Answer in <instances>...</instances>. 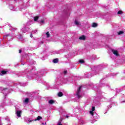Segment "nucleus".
<instances>
[{
	"label": "nucleus",
	"mask_w": 125,
	"mask_h": 125,
	"mask_svg": "<svg viewBox=\"0 0 125 125\" xmlns=\"http://www.w3.org/2000/svg\"><path fill=\"white\" fill-rule=\"evenodd\" d=\"M82 86H80L78 89L77 90V92L76 93V95L77 96H78V99H80V98H82V97H83V96L82 95H80V93H81V89H82Z\"/></svg>",
	"instance_id": "1"
},
{
	"label": "nucleus",
	"mask_w": 125,
	"mask_h": 125,
	"mask_svg": "<svg viewBox=\"0 0 125 125\" xmlns=\"http://www.w3.org/2000/svg\"><path fill=\"white\" fill-rule=\"evenodd\" d=\"M112 51L113 54H114V55H116V56H119V55L118 50H112Z\"/></svg>",
	"instance_id": "2"
},
{
	"label": "nucleus",
	"mask_w": 125,
	"mask_h": 125,
	"mask_svg": "<svg viewBox=\"0 0 125 125\" xmlns=\"http://www.w3.org/2000/svg\"><path fill=\"white\" fill-rule=\"evenodd\" d=\"M79 40H80V41H85V36H81L80 37H79Z\"/></svg>",
	"instance_id": "3"
},
{
	"label": "nucleus",
	"mask_w": 125,
	"mask_h": 125,
	"mask_svg": "<svg viewBox=\"0 0 125 125\" xmlns=\"http://www.w3.org/2000/svg\"><path fill=\"white\" fill-rule=\"evenodd\" d=\"M21 111H17V115L18 117H21Z\"/></svg>",
	"instance_id": "4"
},
{
	"label": "nucleus",
	"mask_w": 125,
	"mask_h": 125,
	"mask_svg": "<svg viewBox=\"0 0 125 125\" xmlns=\"http://www.w3.org/2000/svg\"><path fill=\"white\" fill-rule=\"evenodd\" d=\"M30 99L29 98H26L24 101V103H26V104H29Z\"/></svg>",
	"instance_id": "5"
},
{
	"label": "nucleus",
	"mask_w": 125,
	"mask_h": 125,
	"mask_svg": "<svg viewBox=\"0 0 125 125\" xmlns=\"http://www.w3.org/2000/svg\"><path fill=\"white\" fill-rule=\"evenodd\" d=\"M58 96L59 97H62V96H63V93H62V92H59L58 93Z\"/></svg>",
	"instance_id": "6"
},
{
	"label": "nucleus",
	"mask_w": 125,
	"mask_h": 125,
	"mask_svg": "<svg viewBox=\"0 0 125 125\" xmlns=\"http://www.w3.org/2000/svg\"><path fill=\"white\" fill-rule=\"evenodd\" d=\"M42 116H39L37 117V118L35 120V121H40V120H42Z\"/></svg>",
	"instance_id": "7"
},
{
	"label": "nucleus",
	"mask_w": 125,
	"mask_h": 125,
	"mask_svg": "<svg viewBox=\"0 0 125 125\" xmlns=\"http://www.w3.org/2000/svg\"><path fill=\"white\" fill-rule=\"evenodd\" d=\"M58 61H59L58 59H54L53 60V63H58Z\"/></svg>",
	"instance_id": "8"
},
{
	"label": "nucleus",
	"mask_w": 125,
	"mask_h": 125,
	"mask_svg": "<svg viewBox=\"0 0 125 125\" xmlns=\"http://www.w3.org/2000/svg\"><path fill=\"white\" fill-rule=\"evenodd\" d=\"M92 27H93V28H95L97 27V23H96V22L93 23Z\"/></svg>",
	"instance_id": "9"
},
{
	"label": "nucleus",
	"mask_w": 125,
	"mask_h": 125,
	"mask_svg": "<svg viewBox=\"0 0 125 125\" xmlns=\"http://www.w3.org/2000/svg\"><path fill=\"white\" fill-rule=\"evenodd\" d=\"M7 73V71L5 70H2L1 71V73L2 75H5Z\"/></svg>",
	"instance_id": "10"
},
{
	"label": "nucleus",
	"mask_w": 125,
	"mask_h": 125,
	"mask_svg": "<svg viewBox=\"0 0 125 125\" xmlns=\"http://www.w3.org/2000/svg\"><path fill=\"white\" fill-rule=\"evenodd\" d=\"M49 104H54V101H53V100H50L48 102Z\"/></svg>",
	"instance_id": "11"
},
{
	"label": "nucleus",
	"mask_w": 125,
	"mask_h": 125,
	"mask_svg": "<svg viewBox=\"0 0 125 125\" xmlns=\"http://www.w3.org/2000/svg\"><path fill=\"white\" fill-rule=\"evenodd\" d=\"M39 18H40V17H39V16H36V17H35L34 18V21H38Z\"/></svg>",
	"instance_id": "12"
},
{
	"label": "nucleus",
	"mask_w": 125,
	"mask_h": 125,
	"mask_svg": "<svg viewBox=\"0 0 125 125\" xmlns=\"http://www.w3.org/2000/svg\"><path fill=\"white\" fill-rule=\"evenodd\" d=\"M125 32L123 31H120L118 32V35H123V34H124Z\"/></svg>",
	"instance_id": "13"
},
{
	"label": "nucleus",
	"mask_w": 125,
	"mask_h": 125,
	"mask_svg": "<svg viewBox=\"0 0 125 125\" xmlns=\"http://www.w3.org/2000/svg\"><path fill=\"white\" fill-rule=\"evenodd\" d=\"M46 35L47 36V38H49L50 37V35H49V32H47L46 33Z\"/></svg>",
	"instance_id": "14"
},
{
	"label": "nucleus",
	"mask_w": 125,
	"mask_h": 125,
	"mask_svg": "<svg viewBox=\"0 0 125 125\" xmlns=\"http://www.w3.org/2000/svg\"><path fill=\"white\" fill-rule=\"evenodd\" d=\"M123 11L122 10H120V11H119L117 13V14H120V15H122L123 14Z\"/></svg>",
	"instance_id": "15"
},
{
	"label": "nucleus",
	"mask_w": 125,
	"mask_h": 125,
	"mask_svg": "<svg viewBox=\"0 0 125 125\" xmlns=\"http://www.w3.org/2000/svg\"><path fill=\"white\" fill-rule=\"evenodd\" d=\"M75 25H80V22L79 21H75Z\"/></svg>",
	"instance_id": "16"
},
{
	"label": "nucleus",
	"mask_w": 125,
	"mask_h": 125,
	"mask_svg": "<svg viewBox=\"0 0 125 125\" xmlns=\"http://www.w3.org/2000/svg\"><path fill=\"white\" fill-rule=\"evenodd\" d=\"M89 113L92 116H93L94 115V113H93V111L92 110H90L89 111Z\"/></svg>",
	"instance_id": "17"
},
{
	"label": "nucleus",
	"mask_w": 125,
	"mask_h": 125,
	"mask_svg": "<svg viewBox=\"0 0 125 125\" xmlns=\"http://www.w3.org/2000/svg\"><path fill=\"white\" fill-rule=\"evenodd\" d=\"M80 63H84V61H83V60H80L79 61Z\"/></svg>",
	"instance_id": "18"
},
{
	"label": "nucleus",
	"mask_w": 125,
	"mask_h": 125,
	"mask_svg": "<svg viewBox=\"0 0 125 125\" xmlns=\"http://www.w3.org/2000/svg\"><path fill=\"white\" fill-rule=\"evenodd\" d=\"M91 111H92L93 112L95 111V107L92 106V110Z\"/></svg>",
	"instance_id": "19"
},
{
	"label": "nucleus",
	"mask_w": 125,
	"mask_h": 125,
	"mask_svg": "<svg viewBox=\"0 0 125 125\" xmlns=\"http://www.w3.org/2000/svg\"><path fill=\"white\" fill-rule=\"evenodd\" d=\"M63 125L62 124H61V121H59L58 123V125Z\"/></svg>",
	"instance_id": "20"
},
{
	"label": "nucleus",
	"mask_w": 125,
	"mask_h": 125,
	"mask_svg": "<svg viewBox=\"0 0 125 125\" xmlns=\"http://www.w3.org/2000/svg\"><path fill=\"white\" fill-rule=\"evenodd\" d=\"M41 23H44V20H42L41 21Z\"/></svg>",
	"instance_id": "21"
},
{
	"label": "nucleus",
	"mask_w": 125,
	"mask_h": 125,
	"mask_svg": "<svg viewBox=\"0 0 125 125\" xmlns=\"http://www.w3.org/2000/svg\"><path fill=\"white\" fill-rule=\"evenodd\" d=\"M64 75H66V74H67V71L66 70H65L64 71Z\"/></svg>",
	"instance_id": "22"
},
{
	"label": "nucleus",
	"mask_w": 125,
	"mask_h": 125,
	"mask_svg": "<svg viewBox=\"0 0 125 125\" xmlns=\"http://www.w3.org/2000/svg\"><path fill=\"white\" fill-rule=\"evenodd\" d=\"M30 38H33V34L32 33L30 34Z\"/></svg>",
	"instance_id": "23"
},
{
	"label": "nucleus",
	"mask_w": 125,
	"mask_h": 125,
	"mask_svg": "<svg viewBox=\"0 0 125 125\" xmlns=\"http://www.w3.org/2000/svg\"><path fill=\"white\" fill-rule=\"evenodd\" d=\"M19 53H21V52H22V50H19Z\"/></svg>",
	"instance_id": "24"
},
{
	"label": "nucleus",
	"mask_w": 125,
	"mask_h": 125,
	"mask_svg": "<svg viewBox=\"0 0 125 125\" xmlns=\"http://www.w3.org/2000/svg\"><path fill=\"white\" fill-rule=\"evenodd\" d=\"M65 118H66V119H69V116L66 115V116H65Z\"/></svg>",
	"instance_id": "25"
},
{
	"label": "nucleus",
	"mask_w": 125,
	"mask_h": 125,
	"mask_svg": "<svg viewBox=\"0 0 125 125\" xmlns=\"http://www.w3.org/2000/svg\"><path fill=\"white\" fill-rule=\"evenodd\" d=\"M6 89H7V88H3V90H6Z\"/></svg>",
	"instance_id": "26"
},
{
	"label": "nucleus",
	"mask_w": 125,
	"mask_h": 125,
	"mask_svg": "<svg viewBox=\"0 0 125 125\" xmlns=\"http://www.w3.org/2000/svg\"><path fill=\"white\" fill-rule=\"evenodd\" d=\"M28 121L29 122V123H31V122H33V120H28Z\"/></svg>",
	"instance_id": "27"
}]
</instances>
